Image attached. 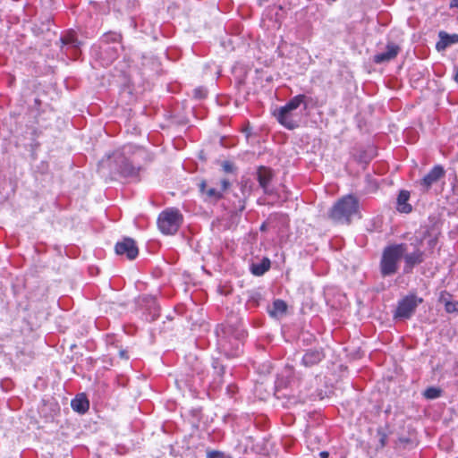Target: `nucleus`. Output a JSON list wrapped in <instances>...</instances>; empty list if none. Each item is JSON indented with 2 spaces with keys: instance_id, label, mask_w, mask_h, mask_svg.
<instances>
[{
  "instance_id": "nucleus-28",
  "label": "nucleus",
  "mask_w": 458,
  "mask_h": 458,
  "mask_svg": "<svg viewBox=\"0 0 458 458\" xmlns=\"http://www.w3.org/2000/svg\"><path fill=\"white\" fill-rule=\"evenodd\" d=\"M207 458H233L232 455L226 454L220 451H209L207 454Z\"/></svg>"
},
{
  "instance_id": "nucleus-34",
  "label": "nucleus",
  "mask_w": 458,
  "mask_h": 458,
  "mask_svg": "<svg viewBox=\"0 0 458 458\" xmlns=\"http://www.w3.org/2000/svg\"><path fill=\"white\" fill-rule=\"evenodd\" d=\"M119 356L122 359H125V360L129 359V356L127 355V352L125 350H120Z\"/></svg>"
},
{
  "instance_id": "nucleus-30",
  "label": "nucleus",
  "mask_w": 458,
  "mask_h": 458,
  "mask_svg": "<svg viewBox=\"0 0 458 458\" xmlns=\"http://www.w3.org/2000/svg\"><path fill=\"white\" fill-rule=\"evenodd\" d=\"M223 171L228 174H233L235 172L234 165L230 161H224L222 163Z\"/></svg>"
},
{
  "instance_id": "nucleus-8",
  "label": "nucleus",
  "mask_w": 458,
  "mask_h": 458,
  "mask_svg": "<svg viewBox=\"0 0 458 458\" xmlns=\"http://www.w3.org/2000/svg\"><path fill=\"white\" fill-rule=\"evenodd\" d=\"M415 243H411L414 247L411 252H408V250L403 256L404 266H403V273L409 274L411 273L414 267L420 265L425 260V252L420 250L419 245L422 242L421 239H416Z\"/></svg>"
},
{
  "instance_id": "nucleus-7",
  "label": "nucleus",
  "mask_w": 458,
  "mask_h": 458,
  "mask_svg": "<svg viewBox=\"0 0 458 458\" xmlns=\"http://www.w3.org/2000/svg\"><path fill=\"white\" fill-rule=\"evenodd\" d=\"M423 299L416 294H409L398 301L394 314V318L409 319L415 313L417 307L422 303Z\"/></svg>"
},
{
  "instance_id": "nucleus-4",
  "label": "nucleus",
  "mask_w": 458,
  "mask_h": 458,
  "mask_svg": "<svg viewBox=\"0 0 458 458\" xmlns=\"http://www.w3.org/2000/svg\"><path fill=\"white\" fill-rule=\"evenodd\" d=\"M143 154L142 149L133 146H124L121 151L114 154L118 172L124 177H136L140 170L138 157Z\"/></svg>"
},
{
  "instance_id": "nucleus-35",
  "label": "nucleus",
  "mask_w": 458,
  "mask_h": 458,
  "mask_svg": "<svg viewBox=\"0 0 458 458\" xmlns=\"http://www.w3.org/2000/svg\"><path fill=\"white\" fill-rule=\"evenodd\" d=\"M328 456H329V454L327 451H322V452L319 453V457L320 458H328Z\"/></svg>"
},
{
  "instance_id": "nucleus-14",
  "label": "nucleus",
  "mask_w": 458,
  "mask_h": 458,
  "mask_svg": "<svg viewBox=\"0 0 458 458\" xmlns=\"http://www.w3.org/2000/svg\"><path fill=\"white\" fill-rule=\"evenodd\" d=\"M325 358L322 348L309 349L301 359V364L307 368L318 365Z\"/></svg>"
},
{
  "instance_id": "nucleus-38",
  "label": "nucleus",
  "mask_w": 458,
  "mask_h": 458,
  "mask_svg": "<svg viewBox=\"0 0 458 458\" xmlns=\"http://www.w3.org/2000/svg\"><path fill=\"white\" fill-rule=\"evenodd\" d=\"M32 134H33L34 136H38V129L33 128V130H32Z\"/></svg>"
},
{
  "instance_id": "nucleus-36",
  "label": "nucleus",
  "mask_w": 458,
  "mask_h": 458,
  "mask_svg": "<svg viewBox=\"0 0 458 458\" xmlns=\"http://www.w3.org/2000/svg\"><path fill=\"white\" fill-rule=\"evenodd\" d=\"M450 7H451V8H454V7L458 8V0H451V2H450Z\"/></svg>"
},
{
  "instance_id": "nucleus-10",
  "label": "nucleus",
  "mask_w": 458,
  "mask_h": 458,
  "mask_svg": "<svg viewBox=\"0 0 458 458\" xmlns=\"http://www.w3.org/2000/svg\"><path fill=\"white\" fill-rule=\"evenodd\" d=\"M117 255H125L130 260L135 259L139 254V250L133 239L126 237L118 242L114 246Z\"/></svg>"
},
{
  "instance_id": "nucleus-24",
  "label": "nucleus",
  "mask_w": 458,
  "mask_h": 458,
  "mask_svg": "<svg viewBox=\"0 0 458 458\" xmlns=\"http://www.w3.org/2000/svg\"><path fill=\"white\" fill-rule=\"evenodd\" d=\"M41 105L42 102L39 98H36L34 99L33 106H30L28 112L30 114H34L35 123H38L37 117L41 114Z\"/></svg>"
},
{
  "instance_id": "nucleus-32",
  "label": "nucleus",
  "mask_w": 458,
  "mask_h": 458,
  "mask_svg": "<svg viewBox=\"0 0 458 458\" xmlns=\"http://www.w3.org/2000/svg\"><path fill=\"white\" fill-rule=\"evenodd\" d=\"M233 208L235 211L242 212L245 209V200L239 199L238 202L234 204Z\"/></svg>"
},
{
  "instance_id": "nucleus-11",
  "label": "nucleus",
  "mask_w": 458,
  "mask_h": 458,
  "mask_svg": "<svg viewBox=\"0 0 458 458\" xmlns=\"http://www.w3.org/2000/svg\"><path fill=\"white\" fill-rule=\"evenodd\" d=\"M63 48H65V54L68 55L71 51V55L76 58L79 55L80 47L81 42L78 39L77 35L74 31H69L64 35L61 39Z\"/></svg>"
},
{
  "instance_id": "nucleus-29",
  "label": "nucleus",
  "mask_w": 458,
  "mask_h": 458,
  "mask_svg": "<svg viewBox=\"0 0 458 458\" xmlns=\"http://www.w3.org/2000/svg\"><path fill=\"white\" fill-rule=\"evenodd\" d=\"M207 89L203 87L196 88L193 90V97L197 99H203L207 97Z\"/></svg>"
},
{
  "instance_id": "nucleus-27",
  "label": "nucleus",
  "mask_w": 458,
  "mask_h": 458,
  "mask_svg": "<svg viewBox=\"0 0 458 458\" xmlns=\"http://www.w3.org/2000/svg\"><path fill=\"white\" fill-rule=\"evenodd\" d=\"M212 366H213V369H215V372L216 373V375L218 377H222L223 375L225 374L224 365L221 364L218 360H214Z\"/></svg>"
},
{
  "instance_id": "nucleus-15",
  "label": "nucleus",
  "mask_w": 458,
  "mask_h": 458,
  "mask_svg": "<svg viewBox=\"0 0 458 458\" xmlns=\"http://www.w3.org/2000/svg\"><path fill=\"white\" fill-rule=\"evenodd\" d=\"M439 40L436 44L438 52L445 50L448 47L458 43V34H448L441 30L438 32Z\"/></svg>"
},
{
  "instance_id": "nucleus-20",
  "label": "nucleus",
  "mask_w": 458,
  "mask_h": 458,
  "mask_svg": "<svg viewBox=\"0 0 458 458\" xmlns=\"http://www.w3.org/2000/svg\"><path fill=\"white\" fill-rule=\"evenodd\" d=\"M145 301L149 312V316L151 320H156L159 317V305L157 301V299L153 296H148L145 298Z\"/></svg>"
},
{
  "instance_id": "nucleus-23",
  "label": "nucleus",
  "mask_w": 458,
  "mask_h": 458,
  "mask_svg": "<svg viewBox=\"0 0 458 458\" xmlns=\"http://www.w3.org/2000/svg\"><path fill=\"white\" fill-rule=\"evenodd\" d=\"M441 394H442V390L439 387H436V386L428 387L423 393V396L428 400L437 399V398L440 397Z\"/></svg>"
},
{
  "instance_id": "nucleus-9",
  "label": "nucleus",
  "mask_w": 458,
  "mask_h": 458,
  "mask_svg": "<svg viewBox=\"0 0 458 458\" xmlns=\"http://www.w3.org/2000/svg\"><path fill=\"white\" fill-rule=\"evenodd\" d=\"M219 184V189L216 187L208 188L207 182L202 181L199 186L200 192L206 195L208 199L218 201L223 198L224 192L231 186V182L227 179H221Z\"/></svg>"
},
{
  "instance_id": "nucleus-19",
  "label": "nucleus",
  "mask_w": 458,
  "mask_h": 458,
  "mask_svg": "<svg viewBox=\"0 0 458 458\" xmlns=\"http://www.w3.org/2000/svg\"><path fill=\"white\" fill-rule=\"evenodd\" d=\"M410 198V192L407 191H401L397 197V209L402 213H410L411 206L407 203Z\"/></svg>"
},
{
  "instance_id": "nucleus-25",
  "label": "nucleus",
  "mask_w": 458,
  "mask_h": 458,
  "mask_svg": "<svg viewBox=\"0 0 458 458\" xmlns=\"http://www.w3.org/2000/svg\"><path fill=\"white\" fill-rule=\"evenodd\" d=\"M121 39V34L117 32H107L102 36V41L106 43L119 42Z\"/></svg>"
},
{
  "instance_id": "nucleus-21",
  "label": "nucleus",
  "mask_w": 458,
  "mask_h": 458,
  "mask_svg": "<svg viewBox=\"0 0 458 458\" xmlns=\"http://www.w3.org/2000/svg\"><path fill=\"white\" fill-rule=\"evenodd\" d=\"M270 266L271 262L269 259L264 258L259 263L252 264L250 270L254 276H260L270 268Z\"/></svg>"
},
{
  "instance_id": "nucleus-1",
  "label": "nucleus",
  "mask_w": 458,
  "mask_h": 458,
  "mask_svg": "<svg viewBox=\"0 0 458 458\" xmlns=\"http://www.w3.org/2000/svg\"><path fill=\"white\" fill-rule=\"evenodd\" d=\"M217 346L227 358L237 357L242 352L246 331L236 325H219L216 329Z\"/></svg>"
},
{
  "instance_id": "nucleus-17",
  "label": "nucleus",
  "mask_w": 458,
  "mask_h": 458,
  "mask_svg": "<svg viewBox=\"0 0 458 458\" xmlns=\"http://www.w3.org/2000/svg\"><path fill=\"white\" fill-rule=\"evenodd\" d=\"M376 148L369 146L366 148L357 149L353 154V157L356 162L362 165L365 167L376 156Z\"/></svg>"
},
{
  "instance_id": "nucleus-16",
  "label": "nucleus",
  "mask_w": 458,
  "mask_h": 458,
  "mask_svg": "<svg viewBox=\"0 0 458 458\" xmlns=\"http://www.w3.org/2000/svg\"><path fill=\"white\" fill-rule=\"evenodd\" d=\"M273 177V173L271 169L260 166L257 172V180L259 183V186L263 189L266 194L271 193L269 190V184Z\"/></svg>"
},
{
  "instance_id": "nucleus-41",
  "label": "nucleus",
  "mask_w": 458,
  "mask_h": 458,
  "mask_svg": "<svg viewBox=\"0 0 458 458\" xmlns=\"http://www.w3.org/2000/svg\"><path fill=\"white\" fill-rule=\"evenodd\" d=\"M247 137L250 135V131L248 130H245Z\"/></svg>"
},
{
  "instance_id": "nucleus-2",
  "label": "nucleus",
  "mask_w": 458,
  "mask_h": 458,
  "mask_svg": "<svg viewBox=\"0 0 458 458\" xmlns=\"http://www.w3.org/2000/svg\"><path fill=\"white\" fill-rule=\"evenodd\" d=\"M307 97L303 94L292 98L284 106L277 108L274 115L277 122L288 130H294L299 127L301 115L297 109L303 105V110L307 109Z\"/></svg>"
},
{
  "instance_id": "nucleus-39",
  "label": "nucleus",
  "mask_w": 458,
  "mask_h": 458,
  "mask_svg": "<svg viewBox=\"0 0 458 458\" xmlns=\"http://www.w3.org/2000/svg\"><path fill=\"white\" fill-rule=\"evenodd\" d=\"M259 1V4L261 5L264 2H267V0H258Z\"/></svg>"
},
{
  "instance_id": "nucleus-13",
  "label": "nucleus",
  "mask_w": 458,
  "mask_h": 458,
  "mask_svg": "<svg viewBox=\"0 0 458 458\" xmlns=\"http://www.w3.org/2000/svg\"><path fill=\"white\" fill-rule=\"evenodd\" d=\"M401 48L398 45L393 42L387 43L386 51L377 53L373 56L375 64H384L394 60L399 54Z\"/></svg>"
},
{
  "instance_id": "nucleus-40",
  "label": "nucleus",
  "mask_w": 458,
  "mask_h": 458,
  "mask_svg": "<svg viewBox=\"0 0 458 458\" xmlns=\"http://www.w3.org/2000/svg\"><path fill=\"white\" fill-rule=\"evenodd\" d=\"M265 229H266V225H265V224H263V225L260 226V230H261V231H264Z\"/></svg>"
},
{
  "instance_id": "nucleus-6",
  "label": "nucleus",
  "mask_w": 458,
  "mask_h": 458,
  "mask_svg": "<svg viewBox=\"0 0 458 458\" xmlns=\"http://www.w3.org/2000/svg\"><path fill=\"white\" fill-rule=\"evenodd\" d=\"M182 223V215L176 208L162 211L157 218V226L162 233L172 235L177 233Z\"/></svg>"
},
{
  "instance_id": "nucleus-22",
  "label": "nucleus",
  "mask_w": 458,
  "mask_h": 458,
  "mask_svg": "<svg viewBox=\"0 0 458 458\" xmlns=\"http://www.w3.org/2000/svg\"><path fill=\"white\" fill-rule=\"evenodd\" d=\"M287 305L284 301L277 299L274 301L272 310H268L270 316L276 317L286 312Z\"/></svg>"
},
{
  "instance_id": "nucleus-3",
  "label": "nucleus",
  "mask_w": 458,
  "mask_h": 458,
  "mask_svg": "<svg viewBox=\"0 0 458 458\" xmlns=\"http://www.w3.org/2000/svg\"><path fill=\"white\" fill-rule=\"evenodd\" d=\"M408 250V244L394 243L386 246L379 261V271L382 277L392 276L399 269V263Z\"/></svg>"
},
{
  "instance_id": "nucleus-33",
  "label": "nucleus",
  "mask_w": 458,
  "mask_h": 458,
  "mask_svg": "<svg viewBox=\"0 0 458 458\" xmlns=\"http://www.w3.org/2000/svg\"><path fill=\"white\" fill-rule=\"evenodd\" d=\"M377 434L380 436L379 441H380L381 446H385L386 444V438H387L386 434L381 429L377 430Z\"/></svg>"
},
{
  "instance_id": "nucleus-18",
  "label": "nucleus",
  "mask_w": 458,
  "mask_h": 458,
  "mask_svg": "<svg viewBox=\"0 0 458 458\" xmlns=\"http://www.w3.org/2000/svg\"><path fill=\"white\" fill-rule=\"evenodd\" d=\"M71 406L73 411L79 413H85L89 410V403L83 394H81L72 400Z\"/></svg>"
},
{
  "instance_id": "nucleus-12",
  "label": "nucleus",
  "mask_w": 458,
  "mask_h": 458,
  "mask_svg": "<svg viewBox=\"0 0 458 458\" xmlns=\"http://www.w3.org/2000/svg\"><path fill=\"white\" fill-rule=\"evenodd\" d=\"M445 170L442 165H435L420 181L423 191H428L439 179L444 177Z\"/></svg>"
},
{
  "instance_id": "nucleus-5",
  "label": "nucleus",
  "mask_w": 458,
  "mask_h": 458,
  "mask_svg": "<svg viewBox=\"0 0 458 458\" xmlns=\"http://www.w3.org/2000/svg\"><path fill=\"white\" fill-rule=\"evenodd\" d=\"M359 214V200L352 195L338 199L329 211V217L336 223L349 225L352 216Z\"/></svg>"
},
{
  "instance_id": "nucleus-31",
  "label": "nucleus",
  "mask_w": 458,
  "mask_h": 458,
  "mask_svg": "<svg viewBox=\"0 0 458 458\" xmlns=\"http://www.w3.org/2000/svg\"><path fill=\"white\" fill-rule=\"evenodd\" d=\"M445 311L448 312V313H452V312H454L456 311L457 310V305L456 303L454 302H452V301H446L445 304Z\"/></svg>"
},
{
  "instance_id": "nucleus-37",
  "label": "nucleus",
  "mask_w": 458,
  "mask_h": 458,
  "mask_svg": "<svg viewBox=\"0 0 458 458\" xmlns=\"http://www.w3.org/2000/svg\"><path fill=\"white\" fill-rule=\"evenodd\" d=\"M10 115H11V117L17 118L19 114L15 113V112H11Z\"/></svg>"
},
{
  "instance_id": "nucleus-26",
  "label": "nucleus",
  "mask_w": 458,
  "mask_h": 458,
  "mask_svg": "<svg viewBox=\"0 0 458 458\" xmlns=\"http://www.w3.org/2000/svg\"><path fill=\"white\" fill-rule=\"evenodd\" d=\"M262 300V295L259 292H253L250 294L248 303L252 307H258Z\"/></svg>"
}]
</instances>
